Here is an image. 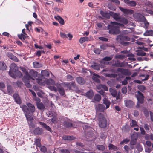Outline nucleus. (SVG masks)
Listing matches in <instances>:
<instances>
[{
    "label": "nucleus",
    "instance_id": "37998d69",
    "mask_svg": "<svg viewBox=\"0 0 153 153\" xmlns=\"http://www.w3.org/2000/svg\"><path fill=\"white\" fill-rule=\"evenodd\" d=\"M33 65L35 68H39L42 66V65L38 62H34Z\"/></svg>",
    "mask_w": 153,
    "mask_h": 153
},
{
    "label": "nucleus",
    "instance_id": "0eeeda50",
    "mask_svg": "<svg viewBox=\"0 0 153 153\" xmlns=\"http://www.w3.org/2000/svg\"><path fill=\"white\" fill-rule=\"evenodd\" d=\"M18 69L16 64L14 63H12L10 66V69L9 72V74L12 77L15 78L14 71Z\"/></svg>",
    "mask_w": 153,
    "mask_h": 153
},
{
    "label": "nucleus",
    "instance_id": "aec40b11",
    "mask_svg": "<svg viewBox=\"0 0 153 153\" xmlns=\"http://www.w3.org/2000/svg\"><path fill=\"white\" fill-rule=\"evenodd\" d=\"M54 18L56 20H57L59 22L61 25H62L64 24V21L62 17L57 16H55Z\"/></svg>",
    "mask_w": 153,
    "mask_h": 153
},
{
    "label": "nucleus",
    "instance_id": "58836bf2",
    "mask_svg": "<svg viewBox=\"0 0 153 153\" xmlns=\"http://www.w3.org/2000/svg\"><path fill=\"white\" fill-rule=\"evenodd\" d=\"M101 96H94L92 102H99L101 99Z\"/></svg>",
    "mask_w": 153,
    "mask_h": 153
},
{
    "label": "nucleus",
    "instance_id": "72a5a7b5",
    "mask_svg": "<svg viewBox=\"0 0 153 153\" xmlns=\"http://www.w3.org/2000/svg\"><path fill=\"white\" fill-rule=\"evenodd\" d=\"M108 147L110 150H113L114 151H116L118 149V148L112 144H110Z\"/></svg>",
    "mask_w": 153,
    "mask_h": 153
},
{
    "label": "nucleus",
    "instance_id": "4d7b16f0",
    "mask_svg": "<svg viewBox=\"0 0 153 153\" xmlns=\"http://www.w3.org/2000/svg\"><path fill=\"white\" fill-rule=\"evenodd\" d=\"M138 88L141 91H143L146 89V87L143 85H141L138 86Z\"/></svg>",
    "mask_w": 153,
    "mask_h": 153
},
{
    "label": "nucleus",
    "instance_id": "e433bc0d",
    "mask_svg": "<svg viewBox=\"0 0 153 153\" xmlns=\"http://www.w3.org/2000/svg\"><path fill=\"white\" fill-rule=\"evenodd\" d=\"M7 91L9 95H11L13 93V90L10 85L7 86Z\"/></svg>",
    "mask_w": 153,
    "mask_h": 153
},
{
    "label": "nucleus",
    "instance_id": "c03bdc74",
    "mask_svg": "<svg viewBox=\"0 0 153 153\" xmlns=\"http://www.w3.org/2000/svg\"><path fill=\"white\" fill-rule=\"evenodd\" d=\"M111 25H115L122 27H123L124 26V25L123 24L120 23L115 22H111Z\"/></svg>",
    "mask_w": 153,
    "mask_h": 153
},
{
    "label": "nucleus",
    "instance_id": "c756f323",
    "mask_svg": "<svg viewBox=\"0 0 153 153\" xmlns=\"http://www.w3.org/2000/svg\"><path fill=\"white\" fill-rule=\"evenodd\" d=\"M36 105L37 108L40 110H44L45 108L44 104L41 102H39Z\"/></svg>",
    "mask_w": 153,
    "mask_h": 153
},
{
    "label": "nucleus",
    "instance_id": "5701e85b",
    "mask_svg": "<svg viewBox=\"0 0 153 153\" xmlns=\"http://www.w3.org/2000/svg\"><path fill=\"white\" fill-rule=\"evenodd\" d=\"M103 103L105 105L106 109L109 108L111 104V102L107 98H104L103 100Z\"/></svg>",
    "mask_w": 153,
    "mask_h": 153
},
{
    "label": "nucleus",
    "instance_id": "ddd939ff",
    "mask_svg": "<svg viewBox=\"0 0 153 153\" xmlns=\"http://www.w3.org/2000/svg\"><path fill=\"white\" fill-rule=\"evenodd\" d=\"M110 15L112 16L116 21L119 22L120 19L121 17L119 16V14L114 13L113 12H110Z\"/></svg>",
    "mask_w": 153,
    "mask_h": 153
},
{
    "label": "nucleus",
    "instance_id": "2f4dec72",
    "mask_svg": "<svg viewBox=\"0 0 153 153\" xmlns=\"http://www.w3.org/2000/svg\"><path fill=\"white\" fill-rule=\"evenodd\" d=\"M16 102L18 104H20L21 103V99L20 96H13Z\"/></svg>",
    "mask_w": 153,
    "mask_h": 153
},
{
    "label": "nucleus",
    "instance_id": "603ef678",
    "mask_svg": "<svg viewBox=\"0 0 153 153\" xmlns=\"http://www.w3.org/2000/svg\"><path fill=\"white\" fill-rule=\"evenodd\" d=\"M57 119L56 117L54 115L53 116L51 119V121L54 123H56L57 122Z\"/></svg>",
    "mask_w": 153,
    "mask_h": 153
},
{
    "label": "nucleus",
    "instance_id": "bf43d9fd",
    "mask_svg": "<svg viewBox=\"0 0 153 153\" xmlns=\"http://www.w3.org/2000/svg\"><path fill=\"white\" fill-rule=\"evenodd\" d=\"M99 86L103 89L105 91H108V87L105 85H100Z\"/></svg>",
    "mask_w": 153,
    "mask_h": 153
},
{
    "label": "nucleus",
    "instance_id": "09e8293b",
    "mask_svg": "<svg viewBox=\"0 0 153 153\" xmlns=\"http://www.w3.org/2000/svg\"><path fill=\"white\" fill-rule=\"evenodd\" d=\"M24 81L25 85L28 88H30L32 87V85L28 81V80L26 79Z\"/></svg>",
    "mask_w": 153,
    "mask_h": 153
},
{
    "label": "nucleus",
    "instance_id": "423d86ee",
    "mask_svg": "<svg viewBox=\"0 0 153 153\" xmlns=\"http://www.w3.org/2000/svg\"><path fill=\"white\" fill-rule=\"evenodd\" d=\"M37 72L33 70H30L29 74L28 72H26L25 73V75L24 76L23 78L24 79L29 80L32 79L34 80L35 82L36 79H34L32 77H36L37 76ZM37 78H36V79Z\"/></svg>",
    "mask_w": 153,
    "mask_h": 153
},
{
    "label": "nucleus",
    "instance_id": "e2e57ef3",
    "mask_svg": "<svg viewBox=\"0 0 153 153\" xmlns=\"http://www.w3.org/2000/svg\"><path fill=\"white\" fill-rule=\"evenodd\" d=\"M143 113L145 116L148 117L149 116V112L148 110L146 109H145L143 110Z\"/></svg>",
    "mask_w": 153,
    "mask_h": 153
},
{
    "label": "nucleus",
    "instance_id": "a878e982",
    "mask_svg": "<svg viewBox=\"0 0 153 153\" xmlns=\"http://www.w3.org/2000/svg\"><path fill=\"white\" fill-rule=\"evenodd\" d=\"M41 74L42 76H46L48 77L50 76V73L49 72L45 70H42L41 71Z\"/></svg>",
    "mask_w": 153,
    "mask_h": 153
},
{
    "label": "nucleus",
    "instance_id": "cd10ccee",
    "mask_svg": "<svg viewBox=\"0 0 153 153\" xmlns=\"http://www.w3.org/2000/svg\"><path fill=\"white\" fill-rule=\"evenodd\" d=\"M138 100V102L142 104L144 102V96H136Z\"/></svg>",
    "mask_w": 153,
    "mask_h": 153
},
{
    "label": "nucleus",
    "instance_id": "9d476101",
    "mask_svg": "<svg viewBox=\"0 0 153 153\" xmlns=\"http://www.w3.org/2000/svg\"><path fill=\"white\" fill-rule=\"evenodd\" d=\"M119 8L125 14H132L134 13V10L131 9L124 8L121 7H119Z\"/></svg>",
    "mask_w": 153,
    "mask_h": 153
},
{
    "label": "nucleus",
    "instance_id": "6e6552de",
    "mask_svg": "<svg viewBox=\"0 0 153 153\" xmlns=\"http://www.w3.org/2000/svg\"><path fill=\"white\" fill-rule=\"evenodd\" d=\"M134 17L137 21L142 22L146 20L145 17L140 13H135L133 15Z\"/></svg>",
    "mask_w": 153,
    "mask_h": 153
},
{
    "label": "nucleus",
    "instance_id": "412c9836",
    "mask_svg": "<svg viewBox=\"0 0 153 153\" xmlns=\"http://www.w3.org/2000/svg\"><path fill=\"white\" fill-rule=\"evenodd\" d=\"M100 14L103 17L107 19H109L110 18V14H109L107 12L101 10L100 11Z\"/></svg>",
    "mask_w": 153,
    "mask_h": 153
},
{
    "label": "nucleus",
    "instance_id": "13d9d810",
    "mask_svg": "<svg viewBox=\"0 0 153 153\" xmlns=\"http://www.w3.org/2000/svg\"><path fill=\"white\" fill-rule=\"evenodd\" d=\"M93 51L94 53L97 54H100L101 52V50L97 48H94Z\"/></svg>",
    "mask_w": 153,
    "mask_h": 153
},
{
    "label": "nucleus",
    "instance_id": "f257e3e1",
    "mask_svg": "<svg viewBox=\"0 0 153 153\" xmlns=\"http://www.w3.org/2000/svg\"><path fill=\"white\" fill-rule=\"evenodd\" d=\"M20 107L24 112L27 120L30 122H33V118L30 114L32 115L34 112L35 110L34 106L31 103H28L27 104V105H23L20 106Z\"/></svg>",
    "mask_w": 153,
    "mask_h": 153
},
{
    "label": "nucleus",
    "instance_id": "a211bd4d",
    "mask_svg": "<svg viewBox=\"0 0 153 153\" xmlns=\"http://www.w3.org/2000/svg\"><path fill=\"white\" fill-rule=\"evenodd\" d=\"M25 35H24L22 34H18V37L23 42L26 43H28V42L27 40H25L27 37H28V36H26Z\"/></svg>",
    "mask_w": 153,
    "mask_h": 153
},
{
    "label": "nucleus",
    "instance_id": "864d4df0",
    "mask_svg": "<svg viewBox=\"0 0 153 153\" xmlns=\"http://www.w3.org/2000/svg\"><path fill=\"white\" fill-rule=\"evenodd\" d=\"M125 55H117L115 56V58L116 59H124L126 57Z\"/></svg>",
    "mask_w": 153,
    "mask_h": 153
},
{
    "label": "nucleus",
    "instance_id": "f03ea898",
    "mask_svg": "<svg viewBox=\"0 0 153 153\" xmlns=\"http://www.w3.org/2000/svg\"><path fill=\"white\" fill-rule=\"evenodd\" d=\"M36 82L41 86H44L46 84L48 85V87L51 91L57 92V88L55 86L56 84L54 81L51 78L47 79L46 81H44L40 79H36Z\"/></svg>",
    "mask_w": 153,
    "mask_h": 153
},
{
    "label": "nucleus",
    "instance_id": "ea45409f",
    "mask_svg": "<svg viewBox=\"0 0 153 153\" xmlns=\"http://www.w3.org/2000/svg\"><path fill=\"white\" fill-rule=\"evenodd\" d=\"M73 137L68 135H64L63 136L62 138L65 140H71L73 139Z\"/></svg>",
    "mask_w": 153,
    "mask_h": 153
},
{
    "label": "nucleus",
    "instance_id": "a18cd8bd",
    "mask_svg": "<svg viewBox=\"0 0 153 153\" xmlns=\"http://www.w3.org/2000/svg\"><path fill=\"white\" fill-rule=\"evenodd\" d=\"M131 127L138 126L137 124V122L135 120H131Z\"/></svg>",
    "mask_w": 153,
    "mask_h": 153
},
{
    "label": "nucleus",
    "instance_id": "0e129e2a",
    "mask_svg": "<svg viewBox=\"0 0 153 153\" xmlns=\"http://www.w3.org/2000/svg\"><path fill=\"white\" fill-rule=\"evenodd\" d=\"M107 45L106 44H103L101 45L100 46V48L101 49L103 50H105L106 49L107 47Z\"/></svg>",
    "mask_w": 153,
    "mask_h": 153
},
{
    "label": "nucleus",
    "instance_id": "69168bd1",
    "mask_svg": "<svg viewBox=\"0 0 153 153\" xmlns=\"http://www.w3.org/2000/svg\"><path fill=\"white\" fill-rule=\"evenodd\" d=\"M144 126V128L146 131H149V130L150 126L147 124H145Z\"/></svg>",
    "mask_w": 153,
    "mask_h": 153
},
{
    "label": "nucleus",
    "instance_id": "473e14b6",
    "mask_svg": "<svg viewBox=\"0 0 153 153\" xmlns=\"http://www.w3.org/2000/svg\"><path fill=\"white\" fill-rule=\"evenodd\" d=\"M91 67L95 70H100V65L98 63H94L91 65Z\"/></svg>",
    "mask_w": 153,
    "mask_h": 153
},
{
    "label": "nucleus",
    "instance_id": "f8f14e48",
    "mask_svg": "<svg viewBox=\"0 0 153 153\" xmlns=\"http://www.w3.org/2000/svg\"><path fill=\"white\" fill-rule=\"evenodd\" d=\"M95 109L97 111L100 112H103L105 108V106L101 104H98L95 107Z\"/></svg>",
    "mask_w": 153,
    "mask_h": 153
},
{
    "label": "nucleus",
    "instance_id": "052dcab7",
    "mask_svg": "<svg viewBox=\"0 0 153 153\" xmlns=\"http://www.w3.org/2000/svg\"><path fill=\"white\" fill-rule=\"evenodd\" d=\"M146 53L142 51L138 52L137 54V55L140 56H144L146 55Z\"/></svg>",
    "mask_w": 153,
    "mask_h": 153
},
{
    "label": "nucleus",
    "instance_id": "20e7f679",
    "mask_svg": "<svg viewBox=\"0 0 153 153\" xmlns=\"http://www.w3.org/2000/svg\"><path fill=\"white\" fill-rule=\"evenodd\" d=\"M97 120L98 121V125L100 127L104 128L106 127L107 121L103 114L100 113L98 114Z\"/></svg>",
    "mask_w": 153,
    "mask_h": 153
},
{
    "label": "nucleus",
    "instance_id": "de8ad7c7",
    "mask_svg": "<svg viewBox=\"0 0 153 153\" xmlns=\"http://www.w3.org/2000/svg\"><path fill=\"white\" fill-rule=\"evenodd\" d=\"M113 58V56H106L104 58L102 59V60L109 61L111 60Z\"/></svg>",
    "mask_w": 153,
    "mask_h": 153
},
{
    "label": "nucleus",
    "instance_id": "6e6d98bb",
    "mask_svg": "<svg viewBox=\"0 0 153 153\" xmlns=\"http://www.w3.org/2000/svg\"><path fill=\"white\" fill-rule=\"evenodd\" d=\"M106 76L110 77L115 78L117 76V75L115 74H106Z\"/></svg>",
    "mask_w": 153,
    "mask_h": 153
},
{
    "label": "nucleus",
    "instance_id": "49530a36",
    "mask_svg": "<svg viewBox=\"0 0 153 153\" xmlns=\"http://www.w3.org/2000/svg\"><path fill=\"white\" fill-rule=\"evenodd\" d=\"M33 99L36 102V105L39 103V102H40L41 100L40 99L39 97H37L36 96H33Z\"/></svg>",
    "mask_w": 153,
    "mask_h": 153
},
{
    "label": "nucleus",
    "instance_id": "4468645a",
    "mask_svg": "<svg viewBox=\"0 0 153 153\" xmlns=\"http://www.w3.org/2000/svg\"><path fill=\"white\" fill-rule=\"evenodd\" d=\"M33 132L35 135H41L43 134V131L41 128L38 127L34 130Z\"/></svg>",
    "mask_w": 153,
    "mask_h": 153
},
{
    "label": "nucleus",
    "instance_id": "dca6fc26",
    "mask_svg": "<svg viewBox=\"0 0 153 153\" xmlns=\"http://www.w3.org/2000/svg\"><path fill=\"white\" fill-rule=\"evenodd\" d=\"M71 84H72V90H73L76 92L78 93H79L81 92V91L80 90L78 89V87L76 84L75 82L72 81V83Z\"/></svg>",
    "mask_w": 153,
    "mask_h": 153
},
{
    "label": "nucleus",
    "instance_id": "f3484780",
    "mask_svg": "<svg viewBox=\"0 0 153 153\" xmlns=\"http://www.w3.org/2000/svg\"><path fill=\"white\" fill-rule=\"evenodd\" d=\"M124 1L130 6L134 7L137 5V3L135 1H131L129 0H124Z\"/></svg>",
    "mask_w": 153,
    "mask_h": 153
},
{
    "label": "nucleus",
    "instance_id": "3c124183",
    "mask_svg": "<svg viewBox=\"0 0 153 153\" xmlns=\"http://www.w3.org/2000/svg\"><path fill=\"white\" fill-rule=\"evenodd\" d=\"M130 141L129 139L128 138H126L124 139H123L122 141H121L120 144V145H122L124 143L126 144L128 142Z\"/></svg>",
    "mask_w": 153,
    "mask_h": 153
},
{
    "label": "nucleus",
    "instance_id": "7c9ffc66",
    "mask_svg": "<svg viewBox=\"0 0 153 153\" xmlns=\"http://www.w3.org/2000/svg\"><path fill=\"white\" fill-rule=\"evenodd\" d=\"M6 65L5 64L2 62H0V69L2 70H4L6 69Z\"/></svg>",
    "mask_w": 153,
    "mask_h": 153
},
{
    "label": "nucleus",
    "instance_id": "9b49d317",
    "mask_svg": "<svg viewBox=\"0 0 153 153\" xmlns=\"http://www.w3.org/2000/svg\"><path fill=\"white\" fill-rule=\"evenodd\" d=\"M125 105L127 107L129 108H131L133 107L134 103L132 101L126 100L124 101Z\"/></svg>",
    "mask_w": 153,
    "mask_h": 153
},
{
    "label": "nucleus",
    "instance_id": "39448f33",
    "mask_svg": "<svg viewBox=\"0 0 153 153\" xmlns=\"http://www.w3.org/2000/svg\"><path fill=\"white\" fill-rule=\"evenodd\" d=\"M119 28V27L117 26L111 25H109L107 26L108 29L109 30V33L112 34H117L120 33V30Z\"/></svg>",
    "mask_w": 153,
    "mask_h": 153
},
{
    "label": "nucleus",
    "instance_id": "c85d7f7f",
    "mask_svg": "<svg viewBox=\"0 0 153 153\" xmlns=\"http://www.w3.org/2000/svg\"><path fill=\"white\" fill-rule=\"evenodd\" d=\"M119 22H122L123 24L126 25L128 23V19L125 18L121 17Z\"/></svg>",
    "mask_w": 153,
    "mask_h": 153
},
{
    "label": "nucleus",
    "instance_id": "393cba45",
    "mask_svg": "<svg viewBox=\"0 0 153 153\" xmlns=\"http://www.w3.org/2000/svg\"><path fill=\"white\" fill-rule=\"evenodd\" d=\"M109 91L112 96H117V91L114 88H110ZM117 96H119L117 95Z\"/></svg>",
    "mask_w": 153,
    "mask_h": 153
},
{
    "label": "nucleus",
    "instance_id": "5fc2aeb1",
    "mask_svg": "<svg viewBox=\"0 0 153 153\" xmlns=\"http://www.w3.org/2000/svg\"><path fill=\"white\" fill-rule=\"evenodd\" d=\"M113 66H115L117 67H123V64L122 63H115L113 65Z\"/></svg>",
    "mask_w": 153,
    "mask_h": 153
},
{
    "label": "nucleus",
    "instance_id": "2eb2a0df",
    "mask_svg": "<svg viewBox=\"0 0 153 153\" xmlns=\"http://www.w3.org/2000/svg\"><path fill=\"white\" fill-rule=\"evenodd\" d=\"M38 123L41 125L43 128L45 129L47 131H49L51 133L53 131L51 128L46 124L41 121H39Z\"/></svg>",
    "mask_w": 153,
    "mask_h": 153
},
{
    "label": "nucleus",
    "instance_id": "79ce46f5",
    "mask_svg": "<svg viewBox=\"0 0 153 153\" xmlns=\"http://www.w3.org/2000/svg\"><path fill=\"white\" fill-rule=\"evenodd\" d=\"M72 83V82L69 83H66L65 84V86L66 87L70 90H72V84H71Z\"/></svg>",
    "mask_w": 153,
    "mask_h": 153
},
{
    "label": "nucleus",
    "instance_id": "bb28decb",
    "mask_svg": "<svg viewBox=\"0 0 153 153\" xmlns=\"http://www.w3.org/2000/svg\"><path fill=\"white\" fill-rule=\"evenodd\" d=\"M124 148L126 153H132V149H131L127 145L124 146Z\"/></svg>",
    "mask_w": 153,
    "mask_h": 153
},
{
    "label": "nucleus",
    "instance_id": "1a4fd4ad",
    "mask_svg": "<svg viewBox=\"0 0 153 153\" xmlns=\"http://www.w3.org/2000/svg\"><path fill=\"white\" fill-rule=\"evenodd\" d=\"M117 71L118 72H120L122 74L125 75H130L131 73L129 71L128 69L122 68H118Z\"/></svg>",
    "mask_w": 153,
    "mask_h": 153
},
{
    "label": "nucleus",
    "instance_id": "8fccbe9b",
    "mask_svg": "<svg viewBox=\"0 0 153 153\" xmlns=\"http://www.w3.org/2000/svg\"><path fill=\"white\" fill-rule=\"evenodd\" d=\"M94 94L92 90H90L86 93V96H94Z\"/></svg>",
    "mask_w": 153,
    "mask_h": 153
},
{
    "label": "nucleus",
    "instance_id": "c9c22d12",
    "mask_svg": "<svg viewBox=\"0 0 153 153\" xmlns=\"http://www.w3.org/2000/svg\"><path fill=\"white\" fill-rule=\"evenodd\" d=\"M41 140L39 138H37L35 140V143L36 146L40 147L41 146V144L40 143Z\"/></svg>",
    "mask_w": 153,
    "mask_h": 153
},
{
    "label": "nucleus",
    "instance_id": "774afa93",
    "mask_svg": "<svg viewBox=\"0 0 153 153\" xmlns=\"http://www.w3.org/2000/svg\"><path fill=\"white\" fill-rule=\"evenodd\" d=\"M11 59L15 61L16 62H18V59L14 55H13L12 56V57L11 58Z\"/></svg>",
    "mask_w": 153,
    "mask_h": 153
},
{
    "label": "nucleus",
    "instance_id": "6ab92c4d",
    "mask_svg": "<svg viewBox=\"0 0 153 153\" xmlns=\"http://www.w3.org/2000/svg\"><path fill=\"white\" fill-rule=\"evenodd\" d=\"M63 124L64 126L67 128L71 127L73 126V123L69 120L65 121L63 123Z\"/></svg>",
    "mask_w": 153,
    "mask_h": 153
},
{
    "label": "nucleus",
    "instance_id": "f704fd0d",
    "mask_svg": "<svg viewBox=\"0 0 153 153\" xmlns=\"http://www.w3.org/2000/svg\"><path fill=\"white\" fill-rule=\"evenodd\" d=\"M153 35V31L152 30H147L144 33V35L146 36H152Z\"/></svg>",
    "mask_w": 153,
    "mask_h": 153
},
{
    "label": "nucleus",
    "instance_id": "7ed1b4c3",
    "mask_svg": "<svg viewBox=\"0 0 153 153\" xmlns=\"http://www.w3.org/2000/svg\"><path fill=\"white\" fill-rule=\"evenodd\" d=\"M116 40L118 42L123 46H127L129 45L130 42H127L130 41L131 39L126 35H120L117 36Z\"/></svg>",
    "mask_w": 153,
    "mask_h": 153
},
{
    "label": "nucleus",
    "instance_id": "4c0bfd02",
    "mask_svg": "<svg viewBox=\"0 0 153 153\" xmlns=\"http://www.w3.org/2000/svg\"><path fill=\"white\" fill-rule=\"evenodd\" d=\"M57 90L61 96H63L65 94V90L63 87L60 88Z\"/></svg>",
    "mask_w": 153,
    "mask_h": 153
},
{
    "label": "nucleus",
    "instance_id": "680f3d73",
    "mask_svg": "<svg viewBox=\"0 0 153 153\" xmlns=\"http://www.w3.org/2000/svg\"><path fill=\"white\" fill-rule=\"evenodd\" d=\"M142 22H144V27H145L146 28H147L149 26V24L148 22L147 21L146 19V20H144V21H143Z\"/></svg>",
    "mask_w": 153,
    "mask_h": 153
},
{
    "label": "nucleus",
    "instance_id": "4be33fe9",
    "mask_svg": "<svg viewBox=\"0 0 153 153\" xmlns=\"http://www.w3.org/2000/svg\"><path fill=\"white\" fill-rule=\"evenodd\" d=\"M78 83L81 85H83L85 83V81L84 79L81 77H78L76 79Z\"/></svg>",
    "mask_w": 153,
    "mask_h": 153
},
{
    "label": "nucleus",
    "instance_id": "a19ab883",
    "mask_svg": "<svg viewBox=\"0 0 153 153\" xmlns=\"http://www.w3.org/2000/svg\"><path fill=\"white\" fill-rule=\"evenodd\" d=\"M97 148L98 150L102 151H104L105 149V146L103 145H97Z\"/></svg>",
    "mask_w": 153,
    "mask_h": 153
},
{
    "label": "nucleus",
    "instance_id": "338daca9",
    "mask_svg": "<svg viewBox=\"0 0 153 153\" xmlns=\"http://www.w3.org/2000/svg\"><path fill=\"white\" fill-rule=\"evenodd\" d=\"M40 150L42 152H43L44 153H45L47 151V149L45 146H43L41 147Z\"/></svg>",
    "mask_w": 153,
    "mask_h": 153
},
{
    "label": "nucleus",
    "instance_id": "b1692460",
    "mask_svg": "<svg viewBox=\"0 0 153 153\" xmlns=\"http://www.w3.org/2000/svg\"><path fill=\"white\" fill-rule=\"evenodd\" d=\"M13 73L15 76H16L18 77H21L22 76V74L21 71L18 70V69L14 71Z\"/></svg>",
    "mask_w": 153,
    "mask_h": 153
}]
</instances>
